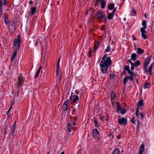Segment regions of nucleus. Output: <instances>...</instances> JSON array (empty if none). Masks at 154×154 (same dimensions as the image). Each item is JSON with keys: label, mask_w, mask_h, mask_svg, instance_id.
<instances>
[{"label": "nucleus", "mask_w": 154, "mask_h": 154, "mask_svg": "<svg viewBox=\"0 0 154 154\" xmlns=\"http://www.w3.org/2000/svg\"><path fill=\"white\" fill-rule=\"evenodd\" d=\"M107 57V54H105L102 58V60L100 62V66L101 67V70L102 72L106 74L108 68L111 64V59L110 57Z\"/></svg>", "instance_id": "f257e3e1"}, {"label": "nucleus", "mask_w": 154, "mask_h": 154, "mask_svg": "<svg viewBox=\"0 0 154 154\" xmlns=\"http://www.w3.org/2000/svg\"><path fill=\"white\" fill-rule=\"evenodd\" d=\"M21 38L20 35H18L17 38L14 39L13 40V42L12 45L13 47L14 48L17 45V47L15 49L13 53L17 54V51L20 49V42Z\"/></svg>", "instance_id": "f03ea898"}, {"label": "nucleus", "mask_w": 154, "mask_h": 154, "mask_svg": "<svg viewBox=\"0 0 154 154\" xmlns=\"http://www.w3.org/2000/svg\"><path fill=\"white\" fill-rule=\"evenodd\" d=\"M60 60V58L59 57L56 65L57 69L56 70V74L57 75V80H58L59 82L60 80L61 77V72L60 70V69L59 67Z\"/></svg>", "instance_id": "7ed1b4c3"}, {"label": "nucleus", "mask_w": 154, "mask_h": 154, "mask_svg": "<svg viewBox=\"0 0 154 154\" xmlns=\"http://www.w3.org/2000/svg\"><path fill=\"white\" fill-rule=\"evenodd\" d=\"M79 97L76 94L72 93L70 97V100L74 103H78L79 100Z\"/></svg>", "instance_id": "20e7f679"}, {"label": "nucleus", "mask_w": 154, "mask_h": 154, "mask_svg": "<svg viewBox=\"0 0 154 154\" xmlns=\"http://www.w3.org/2000/svg\"><path fill=\"white\" fill-rule=\"evenodd\" d=\"M119 122L120 125H125L127 123V118L121 117L120 116H118Z\"/></svg>", "instance_id": "39448f33"}, {"label": "nucleus", "mask_w": 154, "mask_h": 154, "mask_svg": "<svg viewBox=\"0 0 154 154\" xmlns=\"http://www.w3.org/2000/svg\"><path fill=\"white\" fill-rule=\"evenodd\" d=\"M150 58L149 57H148L145 60V63L143 65V70L145 72H148L147 70V66L150 62Z\"/></svg>", "instance_id": "423d86ee"}, {"label": "nucleus", "mask_w": 154, "mask_h": 154, "mask_svg": "<svg viewBox=\"0 0 154 154\" xmlns=\"http://www.w3.org/2000/svg\"><path fill=\"white\" fill-rule=\"evenodd\" d=\"M93 137L95 139H98L99 136V132L97 129H94L92 131Z\"/></svg>", "instance_id": "0eeeda50"}, {"label": "nucleus", "mask_w": 154, "mask_h": 154, "mask_svg": "<svg viewBox=\"0 0 154 154\" xmlns=\"http://www.w3.org/2000/svg\"><path fill=\"white\" fill-rule=\"evenodd\" d=\"M23 81V78L20 77L18 79V81L16 83V85L18 87H20L22 84Z\"/></svg>", "instance_id": "6e6552de"}, {"label": "nucleus", "mask_w": 154, "mask_h": 154, "mask_svg": "<svg viewBox=\"0 0 154 154\" xmlns=\"http://www.w3.org/2000/svg\"><path fill=\"white\" fill-rule=\"evenodd\" d=\"M16 122H17L16 121H15L14 123L12 125V128H11V132L10 134H12V135H13L14 134V131L16 129Z\"/></svg>", "instance_id": "1a4fd4ad"}, {"label": "nucleus", "mask_w": 154, "mask_h": 154, "mask_svg": "<svg viewBox=\"0 0 154 154\" xmlns=\"http://www.w3.org/2000/svg\"><path fill=\"white\" fill-rule=\"evenodd\" d=\"M97 16L99 19L104 18L105 21V20L106 19V16L104 14H103L100 12H98L97 14Z\"/></svg>", "instance_id": "9d476101"}, {"label": "nucleus", "mask_w": 154, "mask_h": 154, "mask_svg": "<svg viewBox=\"0 0 154 154\" xmlns=\"http://www.w3.org/2000/svg\"><path fill=\"white\" fill-rule=\"evenodd\" d=\"M134 48L135 50H137V52L138 54H142L144 52V51L141 48H138L137 49L136 48V45H134Z\"/></svg>", "instance_id": "9b49d317"}, {"label": "nucleus", "mask_w": 154, "mask_h": 154, "mask_svg": "<svg viewBox=\"0 0 154 154\" xmlns=\"http://www.w3.org/2000/svg\"><path fill=\"white\" fill-rule=\"evenodd\" d=\"M144 146L145 145L144 143H143L141 144L139 150V154H142L144 150Z\"/></svg>", "instance_id": "f8f14e48"}, {"label": "nucleus", "mask_w": 154, "mask_h": 154, "mask_svg": "<svg viewBox=\"0 0 154 154\" xmlns=\"http://www.w3.org/2000/svg\"><path fill=\"white\" fill-rule=\"evenodd\" d=\"M67 130L69 132L71 131L72 129V124L71 122L69 121L67 125Z\"/></svg>", "instance_id": "ddd939ff"}, {"label": "nucleus", "mask_w": 154, "mask_h": 154, "mask_svg": "<svg viewBox=\"0 0 154 154\" xmlns=\"http://www.w3.org/2000/svg\"><path fill=\"white\" fill-rule=\"evenodd\" d=\"M100 3L101 5V8L102 9L105 8L106 5V2L105 0H100Z\"/></svg>", "instance_id": "4468645a"}, {"label": "nucleus", "mask_w": 154, "mask_h": 154, "mask_svg": "<svg viewBox=\"0 0 154 154\" xmlns=\"http://www.w3.org/2000/svg\"><path fill=\"white\" fill-rule=\"evenodd\" d=\"M151 83L150 82H146L144 85V88L145 89L147 88H150V87Z\"/></svg>", "instance_id": "2eb2a0df"}, {"label": "nucleus", "mask_w": 154, "mask_h": 154, "mask_svg": "<svg viewBox=\"0 0 154 154\" xmlns=\"http://www.w3.org/2000/svg\"><path fill=\"white\" fill-rule=\"evenodd\" d=\"M4 20L5 24L9 22L8 18V15L6 14H4Z\"/></svg>", "instance_id": "dca6fc26"}, {"label": "nucleus", "mask_w": 154, "mask_h": 154, "mask_svg": "<svg viewBox=\"0 0 154 154\" xmlns=\"http://www.w3.org/2000/svg\"><path fill=\"white\" fill-rule=\"evenodd\" d=\"M137 55L135 53L132 54L131 56V59L134 61H135L136 59Z\"/></svg>", "instance_id": "f3484780"}, {"label": "nucleus", "mask_w": 154, "mask_h": 154, "mask_svg": "<svg viewBox=\"0 0 154 154\" xmlns=\"http://www.w3.org/2000/svg\"><path fill=\"white\" fill-rule=\"evenodd\" d=\"M114 4L113 3L110 4L108 6V9L110 10H112L114 7Z\"/></svg>", "instance_id": "a211bd4d"}, {"label": "nucleus", "mask_w": 154, "mask_h": 154, "mask_svg": "<svg viewBox=\"0 0 154 154\" xmlns=\"http://www.w3.org/2000/svg\"><path fill=\"white\" fill-rule=\"evenodd\" d=\"M120 151L117 149H116L114 150L112 154H120Z\"/></svg>", "instance_id": "6ab92c4d"}, {"label": "nucleus", "mask_w": 154, "mask_h": 154, "mask_svg": "<svg viewBox=\"0 0 154 154\" xmlns=\"http://www.w3.org/2000/svg\"><path fill=\"white\" fill-rule=\"evenodd\" d=\"M136 115L137 117H139V115H140L139 110V108L137 107L136 110Z\"/></svg>", "instance_id": "aec40b11"}, {"label": "nucleus", "mask_w": 154, "mask_h": 154, "mask_svg": "<svg viewBox=\"0 0 154 154\" xmlns=\"http://www.w3.org/2000/svg\"><path fill=\"white\" fill-rule=\"evenodd\" d=\"M143 100H140L137 103V106H143Z\"/></svg>", "instance_id": "412c9836"}, {"label": "nucleus", "mask_w": 154, "mask_h": 154, "mask_svg": "<svg viewBox=\"0 0 154 154\" xmlns=\"http://www.w3.org/2000/svg\"><path fill=\"white\" fill-rule=\"evenodd\" d=\"M36 10V8L35 7H34L32 8L31 9V14L32 15H33L35 12Z\"/></svg>", "instance_id": "4be33fe9"}, {"label": "nucleus", "mask_w": 154, "mask_h": 154, "mask_svg": "<svg viewBox=\"0 0 154 154\" xmlns=\"http://www.w3.org/2000/svg\"><path fill=\"white\" fill-rule=\"evenodd\" d=\"M99 45V43L98 42H96L95 43L94 46V51H95L97 49L98 46Z\"/></svg>", "instance_id": "5701e85b"}, {"label": "nucleus", "mask_w": 154, "mask_h": 154, "mask_svg": "<svg viewBox=\"0 0 154 154\" xmlns=\"http://www.w3.org/2000/svg\"><path fill=\"white\" fill-rule=\"evenodd\" d=\"M116 96L115 93L112 92L111 94V97L112 99L114 100Z\"/></svg>", "instance_id": "b1692460"}, {"label": "nucleus", "mask_w": 154, "mask_h": 154, "mask_svg": "<svg viewBox=\"0 0 154 154\" xmlns=\"http://www.w3.org/2000/svg\"><path fill=\"white\" fill-rule=\"evenodd\" d=\"M142 25L143 26V28H144V29H146L147 28V25L146 24V21L145 20H143V21L142 23Z\"/></svg>", "instance_id": "393cba45"}, {"label": "nucleus", "mask_w": 154, "mask_h": 154, "mask_svg": "<svg viewBox=\"0 0 154 154\" xmlns=\"http://www.w3.org/2000/svg\"><path fill=\"white\" fill-rule=\"evenodd\" d=\"M114 14L111 13H109L108 14V19H112L113 17Z\"/></svg>", "instance_id": "a878e982"}, {"label": "nucleus", "mask_w": 154, "mask_h": 154, "mask_svg": "<svg viewBox=\"0 0 154 154\" xmlns=\"http://www.w3.org/2000/svg\"><path fill=\"white\" fill-rule=\"evenodd\" d=\"M128 76H126L125 77L124 79L123 80V83L125 85L127 83V82L128 80Z\"/></svg>", "instance_id": "bb28decb"}, {"label": "nucleus", "mask_w": 154, "mask_h": 154, "mask_svg": "<svg viewBox=\"0 0 154 154\" xmlns=\"http://www.w3.org/2000/svg\"><path fill=\"white\" fill-rule=\"evenodd\" d=\"M116 104L117 106V110L118 111H119L121 109V106L118 102H116Z\"/></svg>", "instance_id": "cd10ccee"}, {"label": "nucleus", "mask_w": 154, "mask_h": 154, "mask_svg": "<svg viewBox=\"0 0 154 154\" xmlns=\"http://www.w3.org/2000/svg\"><path fill=\"white\" fill-rule=\"evenodd\" d=\"M130 121L133 123L136 124V120L134 117L132 119H130Z\"/></svg>", "instance_id": "c85d7f7f"}, {"label": "nucleus", "mask_w": 154, "mask_h": 154, "mask_svg": "<svg viewBox=\"0 0 154 154\" xmlns=\"http://www.w3.org/2000/svg\"><path fill=\"white\" fill-rule=\"evenodd\" d=\"M135 66H137L140 65V62L139 60H137L135 63Z\"/></svg>", "instance_id": "c756f323"}, {"label": "nucleus", "mask_w": 154, "mask_h": 154, "mask_svg": "<svg viewBox=\"0 0 154 154\" xmlns=\"http://www.w3.org/2000/svg\"><path fill=\"white\" fill-rule=\"evenodd\" d=\"M131 69L132 70H133L134 68V66H135L134 64L132 62L131 63Z\"/></svg>", "instance_id": "7c9ffc66"}, {"label": "nucleus", "mask_w": 154, "mask_h": 154, "mask_svg": "<svg viewBox=\"0 0 154 154\" xmlns=\"http://www.w3.org/2000/svg\"><path fill=\"white\" fill-rule=\"evenodd\" d=\"M16 55V54L14 53H13L12 55V57L11 59V61H12L13 60H14V58H15Z\"/></svg>", "instance_id": "2f4dec72"}, {"label": "nucleus", "mask_w": 154, "mask_h": 154, "mask_svg": "<svg viewBox=\"0 0 154 154\" xmlns=\"http://www.w3.org/2000/svg\"><path fill=\"white\" fill-rule=\"evenodd\" d=\"M121 111V114H124L126 112V110L125 109V108H122L121 109L120 111Z\"/></svg>", "instance_id": "473e14b6"}, {"label": "nucleus", "mask_w": 154, "mask_h": 154, "mask_svg": "<svg viewBox=\"0 0 154 154\" xmlns=\"http://www.w3.org/2000/svg\"><path fill=\"white\" fill-rule=\"evenodd\" d=\"M40 39H41V38L40 37H38V39L36 40V41L35 43V46L37 45L38 43L40 42V41H39Z\"/></svg>", "instance_id": "72a5a7b5"}, {"label": "nucleus", "mask_w": 154, "mask_h": 154, "mask_svg": "<svg viewBox=\"0 0 154 154\" xmlns=\"http://www.w3.org/2000/svg\"><path fill=\"white\" fill-rule=\"evenodd\" d=\"M141 36L142 38L144 39H146L147 38V37L146 35V33H141Z\"/></svg>", "instance_id": "f704fd0d"}, {"label": "nucleus", "mask_w": 154, "mask_h": 154, "mask_svg": "<svg viewBox=\"0 0 154 154\" xmlns=\"http://www.w3.org/2000/svg\"><path fill=\"white\" fill-rule=\"evenodd\" d=\"M146 29H144V28L142 27L140 28V30L141 33H146Z\"/></svg>", "instance_id": "c9c22d12"}, {"label": "nucleus", "mask_w": 154, "mask_h": 154, "mask_svg": "<svg viewBox=\"0 0 154 154\" xmlns=\"http://www.w3.org/2000/svg\"><path fill=\"white\" fill-rule=\"evenodd\" d=\"M152 68L149 66V69H148V72L150 75H151L152 74Z\"/></svg>", "instance_id": "e433bc0d"}, {"label": "nucleus", "mask_w": 154, "mask_h": 154, "mask_svg": "<svg viewBox=\"0 0 154 154\" xmlns=\"http://www.w3.org/2000/svg\"><path fill=\"white\" fill-rule=\"evenodd\" d=\"M107 48L105 49V51L106 52H109L111 49V47L109 46H107Z\"/></svg>", "instance_id": "4c0bfd02"}, {"label": "nucleus", "mask_w": 154, "mask_h": 154, "mask_svg": "<svg viewBox=\"0 0 154 154\" xmlns=\"http://www.w3.org/2000/svg\"><path fill=\"white\" fill-rule=\"evenodd\" d=\"M128 73L130 75H134V73L133 72L131 71L130 70L128 71Z\"/></svg>", "instance_id": "58836bf2"}, {"label": "nucleus", "mask_w": 154, "mask_h": 154, "mask_svg": "<svg viewBox=\"0 0 154 154\" xmlns=\"http://www.w3.org/2000/svg\"><path fill=\"white\" fill-rule=\"evenodd\" d=\"M39 73H40L39 72L37 71V72L35 73V77H34L35 79H37V78L38 77V75L39 74Z\"/></svg>", "instance_id": "ea45409f"}, {"label": "nucleus", "mask_w": 154, "mask_h": 154, "mask_svg": "<svg viewBox=\"0 0 154 154\" xmlns=\"http://www.w3.org/2000/svg\"><path fill=\"white\" fill-rule=\"evenodd\" d=\"M39 73H40L39 72L37 71V72L35 73V77H34L35 79H37V78L38 77V75L39 74Z\"/></svg>", "instance_id": "a19ab883"}, {"label": "nucleus", "mask_w": 154, "mask_h": 154, "mask_svg": "<svg viewBox=\"0 0 154 154\" xmlns=\"http://www.w3.org/2000/svg\"><path fill=\"white\" fill-rule=\"evenodd\" d=\"M39 73H40L39 72L37 71V72L35 73V77H34L35 79H37V78L38 77V75L39 74Z\"/></svg>", "instance_id": "79ce46f5"}, {"label": "nucleus", "mask_w": 154, "mask_h": 154, "mask_svg": "<svg viewBox=\"0 0 154 154\" xmlns=\"http://www.w3.org/2000/svg\"><path fill=\"white\" fill-rule=\"evenodd\" d=\"M94 122L95 124V126L96 127H98L99 125L98 123V122L96 120H94Z\"/></svg>", "instance_id": "37998d69"}, {"label": "nucleus", "mask_w": 154, "mask_h": 154, "mask_svg": "<svg viewBox=\"0 0 154 154\" xmlns=\"http://www.w3.org/2000/svg\"><path fill=\"white\" fill-rule=\"evenodd\" d=\"M68 106L63 105V110L64 111H66L67 109Z\"/></svg>", "instance_id": "c03bdc74"}, {"label": "nucleus", "mask_w": 154, "mask_h": 154, "mask_svg": "<svg viewBox=\"0 0 154 154\" xmlns=\"http://www.w3.org/2000/svg\"><path fill=\"white\" fill-rule=\"evenodd\" d=\"M99 118L101 121H103L104 119V117L103 116L101 115H100Z\"/></svg>", "instance_id": "a18cd8bd"}, {"label": "nucleus", "mask_w": 154, "mask_h": 154, "mask_svg": "<svg viewBox=\"0 0 154 154\" xmlns=\"http://www.w3.org/2000/svg\"><path fill=\"white\" fill-rule=\"evenodd\" d=\"M68 104H69V101H68L67 100L64 102V103L63 104V105L68 106Z\"/></svg>", "instance_id": "49530a36"}, {"label": "nucleus", "mask_w": 154, "mask_h": 154, "mask_svg": "<svg viewBox=\"0 0 154 154\" xmlns=\"http://www.w3.org/2000/svg\"><path fill=\"white\" fill-rule=\"evenodd\" d=\"M125 69L127 71H128L129 70V67L128 66H125Z\"/></svg>", "instance_id": "de8ad7c7"}, {"label": "nucleus", "mask_w": 154, "mask_h": 154, "mask_svg": "<svg viewBox=\"0 0 154 154\" xmlns=\"http://www.w3.org/2000/svg\"><path fill=\"white\" fill-rule=\"evenodd\" d=\"M133 75H130V76L129 77H128V79H130V80H131V81H133Z\"/></svg>", "instance_id": "09e8293b"}, {"label": "nucleus", "mask_w": 154, "mask_h": 154, "mask_svg": "<svg viewBox=\"0 0 154 154\" xmlns=\"http://www.w3.org/2000/svg\"><path fill=\"white\" fill-rule=\"evenodd\" d=\"M7 0H3V5L5 6L6 5Z\"/></svg>", "instance_id": "8fccbe9b"}, {"label": "nucleus", "mask_w": 154, "mask_h": 154, "mask_svg": "<svg viewBox=\"0 0 154 154\" xmlns=\"http://www.w3.org/2000/svg\"><path fill=\"white\" fill-rule=\"evenodd\" d=\"M140 116L141 118L142 119H143L144 118V116L143 114L142 113H140Z\"/></svg>", "instance_id": "3c124183"}, {"label": "nucleus", "mask_w": 154, "mask_h": 154, "mask_svg": "<svg viewBox=\"0 0 154 154\" xmlns=\"http://www.w3.org/2000/svg\"><path fill=\"white\" fill-rule=\"evenodd\" d=\"M150 67H152L153 68L154 66V62H153L150 65Z\"/></svg>", "instance_id": "603ef678"}, {"label": "nucleus", "mask_w": 154, "mask_h": 154, "mask_svg": "<svg viewBox=\"0 0 154 154\" xmlns=\"http://www.w3.org/2000/svg\"><path fill=\"white\" fill-rule=\"evenodd\" d=\"M2 2L1 0H0V9L2 8Z\"/></svg>", "instance_id": "864d4df0"}, {"label": "nucleus", "mask_w": 154, "mask_h": 154, "mask_svg": "<svg viewBox=\"0 0 154 154\" xmlns=\"http://www.w3.org/2000/svg\"><path fill=\"white\" fill-rule=\"evenodd\" d=\"M2 12H3L2 9V8L0 9V16H1V15L2 14Z\"/></svg>", "instance_id": "5fc2aeb1"}, {"label": "nucleus", "mask_w": 154, "mask_h": 154, "mask_svg": "<svg viewBox=\"0 0 154 154\" xmlns=\"http://www.w3.org/2000/svg\"><path fill=\"white\" fill-rule=\"evenodd\" d=\"M116 9H114L113 10V12H112V14H113L114 15L115 12V11H116Z\"/></svg>", "instance_id": "6e6d98bb"}, {"label": "nucleus", "mask_w": 154, "mask_h": 154, "mask_svg": "<svg viewBox=\"0 0 154 154\" xmlns=\"http://www.w3.org/2000/svg\"><path fill=\"white\" fill-rule=\"evenodd\" d=\"M132 38L133 40H136V39L133 35H132Z\"/></svg>", "instance_id": "4d7b16f0"}, {"label": "nucleus", "mask_w": 154, "mask_h": 154, "mask_svg": "<svg viewBox=\"0 0 154 154\" xmlns=\"http://www.w3.org/2000/svg\"><path fill=\"white\" fill-rule=\"evenodd\" d=\"M132 13H134L135 14H136V11L134 10H133L132 11Z\"/></svg>", "instance_id": "13d9d810"}, {"label": "nucleus", "mask_w": 154, "mask_h": 154, "mask_svg": "<svg viewBox=\"0 0 154 154\" xmlns=\"http://www.w3.org/2000/svg\"><path fill=\"white\" fill-rule=\"evenodd\" d=\"M12 105H11V106L9 108V110H8V112L9 111L11 110V108H12Z\"/></svg>", "instance_id": "bf43d9fd"}, {"label": "nucleus", "mask_w": 154, "mask_h": 154, "mask_svg": "<svg viewBox=\"0 0 154 154\" xmlns=\"http://www.w3.org/2000/svg\"><path fill=\"white\" fill-rule=\"evenodd\" d=\"M29 5H31L32 3V2L31 1H30L29 2Z\"/></svg>", "instance_id": "052dcab7"}, {"label": "nucleus", "mask_w": 154, "mask_h": 154, "mask_svg": "<svg viewBox=\"0 0 154 154\" xmlns=\"http://www.w3.org/2000/svg\"><path fill=\"white\" fill-rule=\"evenodd\" d=\"M102 29L103 30L104 29V28H105V26L104 25H103V27H101Z\"/></svg>", "instance_id": "680f3d73"}, {"label": "nucleus", "mask_w": 154, "mask_h": 154, "mask_svg": "<svg viewBox=\"0 0 154 154\" xmlns=\"http://www.w3.org/2000/svg\"><path fill=\"white\" fill-rule=\"evenodd\" d=\"M116 137H117L118 139H120V137H119V136H117Z\"/></svg>", "instance_id": "e2e57ef3"}, {"label": "nucleus", "mask_w": 154, "mask_h": 154, "mask_svg": "<svg viewBox=\"0 0 154 154\" xmlns=\"http://www.w3.org/2000/svg\"><path fill=\"white\" fill-rule=\"evenodd\" d=\"M114 51V49H113L111 48V49L110 50V51L111 52H112V51Z\"/></svg>", "instance_id": "0e129e2a"}, {"label": "nucleus", "mask_w": 154, "mask_h": 154, "mask_svg": "<svg viewBox=\"0 0 154 154\" xmlns=\"http://www.w3.org/2000/svg\"><path fill=\"white\" fill-rule=\"evenodd\" d=\"M75 125V122L72 123V125L74 126Z\"/></svg>", "instance_id": "69168bd1"}, {"label": "nucleus", "mask_w": 154, "mask_h": 154, "mask_svg": "<svg viewBox=\"0 0 154 154\" xmlns=\"http://www.w3.org/2000/svg\"><path fill=\"white\" fill-rule=\"evenodd\" d=\"M88 11H87L86 12V13H85L86 16L87 15V14L88 13Z\"/></svg>", "instance_id": "338daca9"}, {"label": "nucleus", "mask_w": 154, "mask_h": 154, "mask_svg": "<svg viewBox=\"0 0 154 154\" xmlns=\"http://www.w3.org/2000/svg\"><path fill=\"white\" fill-rule=\"evenodd\" d=\"M60 154H64V152H62Z\"/></svg>", "instance_id": "774afa93"}]
</instances>
